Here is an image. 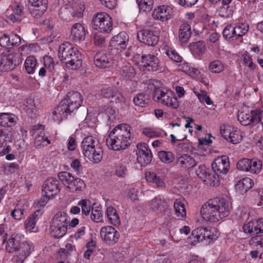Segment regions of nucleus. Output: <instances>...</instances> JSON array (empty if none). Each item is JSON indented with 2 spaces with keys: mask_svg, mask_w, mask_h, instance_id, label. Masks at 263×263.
Listing matches in <instances>:
<instances>
[{
  "mask_svg": "<svg viewBox=\"0 0 263 263\" xmlns=\"http://www.w3.org/2000/svg\"><path fill=\"white\" fill-rule=\"evenodd\" d=\"M230 204L224 198H215L209 200L202 206L200 213L206 221L216 222L229 215Z\"/></svg>",
  "mask_w": 263,
  "mask_h": 263,
  "instance_id": "nucleus-1",
  "label": "nucleus"
},
{
  "mask_svg": "<svg viewBox=\"0 0 263 263\" xmlns=\"http://www.w3.org/2000/svg\"><path fill=\"white\" fill-rule=\"evenodd\" d=\"M131 142L130 127L127 124H120L116 126L106 139L107 146L114 151L125 149Z\"/></svg>",
  "mask_w": 263,
  "mask_h": 263,
  "instance_id": "nucleus-2",
  "label": "nucleus"
},
{
  "mask_svg": "<svg viewBox=\"0 0 263 263\" xmlns=\"http://www.w3.org/2000/svg\"><path fill=\"white\" fill-rule=\"evenodd\" d=\"M58 57L69 69L76 70L82 66L80 52L69 42H65L59 46Z\"/></svg>",
  "mask_w": 263,
  "mask_h": 263,
  "instance_id": "nucleus-3",
  "label": "nucleus"
},
{
  "mask_svg": "<svg viewBox=\"0 0 263 263\" xmlns=\"http://www.w3.org/2000/svg\"><path fill=\"white\" fill-rule=\"evenodd\" d=\"M82 152L85 157L94 163H99L103 158V152L99 142L92 136L85 138L82 143Z\"/></svg>",
  "mask_w": 263,
  "mask_h": 263,
  "instance_id": "nucleus-4",
  "label": "nucleus"
},
{
  "mask_svg": "<svg viewBox=\"0 0 263 263\" xmlns=\"http://www.w3.org/2000/svg\"><path fill=\"white\" fill-rule=\"evenodd\" d=\"M68 217L64 212H59L53 216L50 226L52 235L56 238L63 237L66 233Z\"/></svg>",
  "mask_w": 263,
  "mask_h": 263,
  "instance_id": "nucleus-5",
  "label": "nucleus"
},
{
  "mask_svg": "<svg viewBox=\"0 0 263 263\" xmlns=\"http://www.w3.org/2000/svg\"><path fill=\"white\" fill-rule=\"evenodd\" d=\"M129 42V35L127 32L122 31L117 35L114 36L110 41V46L111 47L112 52L114 50L116 51L117 53H121V56L122 57H128L131 55V47L128 48V50L125 52L123 51L127 48Z\"/></svg>",
  "mask_w": 263,
  "mask_h": 263,
  "instance_id": "nucleus-6",
  "label": "nucleus"
},
{
  "mask_svg": "<svg viewBox=\"0 0 263 263\" xmlns=\"http://www.w3.org/2000/svg\"><path fill=\"white\" fill-rule=\"evenodd\" d=\"M153 97L155 101L167 107L176 109L179 106L175 94L169 89L157 88L154 92Z\"/></svg>",
  "mask_w": 263,
  "mask_h": 263,
  "instance_id": "nucleus-7",
  "label": "nucleus"
},
{
  "mask_svg": "<svg viewBox=\"0 0 263 263\" xmlns=\"http://www.w3.org/2000/svg\"><path fill=\"white\" fill-rule=\"evenodd\" d=\"M262 110L256 109L254 110H249L247 108L241 111H239L237 115L238 120L243 126H247L251 123L261 122L262 118L260 117Z\"/></svg>",
  "mask_w": 263,
  "mask_h": 263,
  "instance_id": "nucleus-8",
  "label": "nucleus"
},
{
  "mask_svg": "<svg viewBox=\"0 0 263 263\" xmlns=\"http://www.w3.org/2000/svg\"><path fill=\"white\" fill-rule=\"evenodd\" d=\"M100 234L102 240L109 246L116 243L120 237L119 233L112 226L101 228Z\"/></svg>",
  "mask_w": 263,
  "mask_h": 263,
  "instance_id": "nucleus-9",
  "label": "nucleus"
},
{
  "mask_svg": "<svg viewBox=\"0 0 263 263\" xmlns=\"http://www.w3.org/2000/svg\"><path fill=\"white\" fill-rule=\"evenodd\" d=\"M220 132L222 137L232 144L238 143L242 140L240 131L237 128L223 125L220 127Z\"/></svg>",
  "mask_w": 263,
  "mask_h": 263,
  "instance_id": "nucleus-10",
  "label": "nucleus"
},
{
  "mask_svg": "<svg viewBox=\"0 0 263 263\" xmlns=\"http://www.w3.org/2000/svg\"><path fill=\"white\" fill-rule=\"evenodd\" d=\"M20 61L16 54H0V70L11 71L20 64Z\"/></svg>",
  "mask_w": 263,
  "mask_h": 263,
  "instance_id": "nucleus-11",
  "label": "nucleus"
},
{
  "mask_svg": "<svg viewBox=\"0 0 263 263\" xmlns=\"http://www.w3.org/2000/svg\"><path fill=\"white\" fill-rule=\"evenodd\" d=\"M64 103L68 110L71 114L75 110L78 109L81 105L83 101L82 96L77 91L69 92L67 97L62 100Z\"/></svg>",
  "mask_w": 263,
  "mask_h": 263,
  "instance_id": "nucleus-12",
  "label": "nucleus"
},
{
  "mask_svg": "<svg viewBox=\"0 0 263 263\" xmlns=\"http://www.w3.org/2000/svg\"><path fill=\"white\" fill-rule=\"evenodd\" d=\"M212 167L213 172L217 176L226 175L230 169L229 158L226 156L218 157L212 163Z\"/></svg>",
  "mask_w": 263,
  "mask_h": 263,
  "instance_id": "nucleus-13",
  "label": "nucleus"
},
{
  "mask_svg": "<svg viewBox=\"0 0 263 263\" xmlns=\"http://www.w3.org/2000/svg\"><path fill=\"white\" fill-rule=\"evenodd\" d=\"M192 235L199 242L206 241L208 243L217 238L212 229L206 227H199L192 232Z\"/></svg>",
  "mask_w": 263,
  "mask_h": 263,
  "instance_id": "nucleus-14",
  "label": "nucleus"
},
{
  "mask_svg": "<svg viewBox=\"0 0 263 263\" xmlns=\"http://www.w3.org/2000/svg\"><path fill=\"white\" fill-rule=\"evenodd\" d=\"M60 191L59 181L54 178L47 179L43 185V195L47 199H50L57 195Z\"/></svg>",
  "mask_w": 263,
  "mask_h": 263,
  "instance_id": "nucleus-15",
  "label": "nucleus"
},
{
  "mask_svg": "<svg viewBox=\"0 0 263 263\" xmlns=\"http://www.w3.org/2000/svg\"><path fill=\"white\" fill-rule=\"evenodd\" d=\"M138 149L137 161L141 165L149 164L152 159V154L147 144L145 143H141L137 145Z\"/></svg>",
  "mask_w": 263,
  "mask_h": 263,
  "instance_id": "nucleus-16",
  "label": "nucleus"
},
{
  "mask_svg": "<svg viewBox=\"0 0 263 263\" xmlns=\"http://www.w3.org/2000/svg\"><path fill=\"white\" fill-rule=\"evenodd\" d=\"M137 37L140 42L148 46H155L159 41L158 33L148 29L139 31L137 33Z\"/></svg>",
  "mask_w": 263,
  "mask_h": 263,
  "instance_id": "nucleus-17",
  "label": "nucleus"
},
{
  "mask_svg": "<svg viewBox=\"0 0 263 263\" xmlns=\"http://www.w3.org/2000/svg\"><path fill=\"white\" fill-rule=\"evenodd\" d=\"M101 95L105 98L110 100L111 102L120 103L125 102V98L122 93L115 88L104 87L101 90Z\"/></svg>",
  "mask_w": 263,
  "mask_h": 263,
  "instance_id": "nucleus-18",
  "label": "nucleus"
},
{
  "mask_svg": "<svg viewBox=\"0 0 263 263\" xmlns=\"http://www.w3.org/2000/svg\"><path fill=\"white\" fill-rule=\"evenodd\" d=\"M142 63L143 67L149 71H156L160 67L159 59L154 54H145L141 57Z\"/></svg>",
  "mask_w": 263,
  "mask_h": 263,
  "instance_id": "nucleus-19",
  "label": "nucleus"
},
{
  "mask_svg": "<svg viewBox=\"0 0 263 263\" xmlns=\"http://www.w3.org/2000/svg\"><path fill=\"white\" fill-rule=\"evenodd\" d=\"M92 23L95 28L101 32H109L112 30L111 17H93Z\"/></svg>",
  "mask_w": 263,
  "mask_h": 263,
  "instance_id": "nucleus-20",
  "label": "nucleus"
},
{
  "mask_svg": "<svg viewBox=\"0 0 263 263\" xmlns=\"http://www.w3.org/2000/svg\"><path fill=\"white\" fill-rule=\"evenodd\" d=\"M31 5L30 11L32 15H42L47 10V0H29Z\"/></svg>",
  "mask_w": 263,
  "mask_h": 263,
  "instance_id": "nucleus-21",
  "label": "nucleus"
},
{
  "mask_svg": "<svg viewBox=\"0 0 263 263\" xmlns=\"http://www.w3.org/2000/svg\"><path fill=\"white\" fill-rule=\"evenodd\" d=\"M23 239V235L16 233H13L7 241L6 251L11 253L17 251Z\"/></svg>",
  "mask_w": 263,
  "mask_h": 263,
  "instance_id": "nucleus-22",
  "label": "nucleus"
},
{
  "mask_svg": "<svg viewBox=\"0 0 263 263\" xmlns=\"http://www.w3.org/2000/svg\"><path fill=\"white\" fill-rule=\"evenodd\" d=\"M95 65L100 68L109 67L112 65V59L109 54L103 51L97 52L94 56Z\"/></svg>",
  "mask_w": 263,
  "mask_h": 263,
  "instance_id": "nucleus-23",
  "label": "nucleus"
},
{
  "mask_svg": "<svg viewBox=\"0 0 263 263\" xmlns=\"http://www.w3.org/2000/svg\"><path fill=\"white\" fill-rule=\"evenodd\" d=\"M176 164L179 168L183 170H189L195 167L197 163L192 156L183 154L177 158Z\"/></svg>",
  "mask_w": 263,
  "mask_h": 263,
  "instance_id": "nucleus-24",
  "label": "nucleus"
},
{
  "mask_svg": "<svg viewBox=\"0 0 263 263\" xmlns=\"http://www.w3.org/2000/svg\"><path fill=\"white\" fill-rule=\"evenodd\" d=\"M86 31L84 27L80 23L74 24L71 30V37L73 41L80 43L85 39Z\"/></svg>",
  "mask_w": 263,
  "mask_h": 263,
  "instance_id": "nucleus-25",
  "label": "nucleus"
},
{
  "mask_svg": "<svg viewBox=\"0 0 263 263\" xmlns=\"http://www.w3.org/2000/svg\"><path fill=\"white\" fill-rule=\"evenodd\" d=\"M64 103L61 101L59 105L55 108L52 112V119L59 123L62 121L66 119L67 116L71 114L68 111L67 107L64 104Z\"/></svg>",
  "mask_w": 263,
  "mask_h": 263,
  "instance_id": "nucleus-26",
  "label": "nucleus"
},
{
  "mask_svg": "<svg viewBox=\"0 0 263 263\" xmlns=\"http://www.w3.org/2000/svg\"><path fill=\"white\" fill-rule=\"evenodd\" d=\"M28 208L27 201L25 200H20L14 209L11 211V215L15 220H21L24 217Z\"/></svg>",
  "mask_w": 263,
  "mask_h": 263,
  "instance_id": "nucleus-27",
  "label": "nucleus"
},
{
  "mask_svg": "<svg viewBox=\"0 0 263 263\" xmlns=\"http://www.w3.org/2000/svg\"><path fill=\"white\" fill-rule=\"evenodd\" d=\"M175 10L170 5H160L155 8L153 11V16H170L176 15Z\"/></svg>",
  "mask_w": 263,
  "mask_h": 263,
  "instance_id": "nucleus-28",
  "label": "nucleus"
},
{
  "mask_svg": "<svg viewBox=\"0 0 263 263\" xmlns=\"http://www.w3.org/2000/svg\"><path fill=\"white\" fill-rule=\"evenodd\" d=\"M32 246L27 241H23L17 251L19 256L16 260V263H23L25 259L30 255L32 251Z\"/></svg>",
  "mask_w": 263,
  "mask_h": 263,
  "instance_id": "nucleus-29",
  "label": "nucleus"
},
{
  "mask_svg": "<svg viewBox=\"0 0 263 263\" xmlns=\"http://www.w3.org/2000/svg\"><path fill=\"white\" fill-rule=\"evenodd\" d=\"M17 118L13 114L0 113V126L11 127L15 125Z\"/></svg>",
  "mask_w": 263,
  "mask_h": 263,
  "instance_id": "nucleus-30",
  "label": "nucleus"
},
{
  "mask_svg": "<svg viewBox=\"0 0 263 263\" xmlns=\"http://www.w3.org/2000/svg\"><path fill=\"white\" fill-rule=\"evenodd\" d=\"M41 215L40 210H36L33 214L30 215L24 222L25 228L30 232H36V230H34L36 223V221Z\"/></svg>",
  "mask_w": 263,
  "mask_h": 263,
  "instance_id": "nucleus-31",
  "label": "nucleus"
},
{
  "mask_svg": "<svg viewBox=\"0 0 263 263\" xmlns=\"http://www.w3.org/2000/svg\"><path fill=\"white\" fill-rule=\"evenodd\" d=\"M174 209L175 214L179 219H183L186 217V210L182 198H178L175 200Z\"/></svg>",
  "mask_w": 263,
  "mask_h": 263,
  "instance_id": "nucleus-32",
  "label": "nucleus"
},
{
  "mask_svg": "<svg viewBox=\"0 0 263 263\" xmlns=\"http://www.w3.org/2000/svg\"><path fill=\"white\" fill-rule=\"evenodd\" d=\"M191 28L187 24H182L179 29V39L181 43H186L191 36Z\"/></svg>",
  "mask_w": 263,
  "mask_h": 263,
  "instance_id": "nucleus-33",
  "label": "nucleus"
},
{
  "mask_svg": "<svg viewBox=\"0 0 263 263\" xmlns=\"http://www.w3.org/2000/svg\"><path fill=\"white\" fill-rule=\"evenodd\" d=\"M145 178L147 181L153 183L157 187H164L165 185L164 179L154 172H146L145 173Z\"/></svg>",
  "mask_w": 263,
  "mask_h": 263,
  "instance_id": "nucleus-34",
  "label": "nucleus"
},
{
  "mask_svg": "<svg viewBox=\"0 0 263 263\" xmlns=\"http://www.w3.org/2000/svg\"><path fill=\"white\" fill-rule=\"evenodd\" d=\"M85 8L83 4L81 3H74L71 8H65V11H69L71 15L73 16H82L86 15L87 12L85 10Z\"/></svg>",
  "mask_w": 263,
  "mask_h": 263,
  "instance_id": "nucleus-35",
  "label": "nucleus"
},
{
  "mask_svg": "<svg viewBox=\"0 0 263 263\" xmlns=\"http://www.w3.org/2000/svg\"><path fill=\"white\" fill-rule=\"evenodd\" d=\"M106 215L110 223L115 226L120 224V219L116 209L112 206L108 207L106 210Z\"/></svg>",
  "mask_w": 263,
  "mask_h": 263,
  "instance_id": "nucleus-36",
  "label": "nucleus"
},
{
  "mask_svg": "<svg viewBox=\"0 0 263 263\" xmlns=\"http://www.w3.org/2000/svg\"><path fill=\"white\" fill-rule=\"evenodd\" d=\"M23 14L24 6L17 2H14L7 10V15L10 16H20Z\"/></svg>",
  "mask_w": 263,
  "mask_h": 263,
  "instance_id": "nucleus-37",
  "label": "nucleus"
},
{
  "mask_svg": "<svg viewBox=\"0 0 263 263\" xmlns=\"http://www.w3.org/2000/svg\"><path fill=\"white\" fill-rule=\"evenodd\" d=\"M139 11L142 14H146L152 9L153 0H137Z\"/></svg>",
  "mask_w": 263,
  "mask_h": 263,
  "instance_id": "nucleus-38",
  "label": "nucleus"
},
{
  "mask_svg": "<svg viewBox=\"0 0 263 263\" xmlns=\"http://www.w3.org/2000/svg\"><path fill=\"white\" fill-rule=\"evenodd\" d=\"M252 180L250 178H245L239 180L236 184V188L241 192H246L252 187Z\"/></svg>",
  "mask_w": 263,
  "mask_h": 263,
  "instance_id": "nucleus-39",
  "label": "nucleus"
},
{
  "mask_svg": "<svg viewBox=\"0 0 263 263\" xmlns=\"http://www.w3.org/2000/svg\"><path fill=\"white\" fill-rule=\"evenodd\" d=\"M58 178L62 183L67 186L69 189V186L72 184V181H74V177L71 174L67 172H61L58 174Z\"/></svg>",
  "mask_w": 263,
  "mask_h": 263,
  "instance_id": "nucleus-40",
  "label": "nucleus"
},
{
  "mask_svg": "<svg viewBox=\"0 0 263 263\" xmlns=\"http://www.w3.org/2000/svg\"><path fill=\"white\" fill-rule=\"evenodd\" d=\"M50 143V140L47 137H45V134L41 131V134L35 135L34 145L37 148H42Z\"/></svg>",
  "mask_w": 263,
  "mask_h": 263,
  "instance_id": "nucleus-41",
  "label": "nucleus"
},
{
  "mask_svg": "<svg viewBox=\"0 0 263 263\" xmlns=\"http://www.w3.org/2000/svg\"><path fill=\"white\" fill-rule=\"evenodd\" d=\"M36 60L34 57L29 56L27 58L24 65L28 73H34L36 69Z\"/></svg>",
  "mask_w": 263,
  "mask_h": 263,
  "instance_id": "nucleus-42",
  "label": "nucleus"
},
{
  "mask_svg": "<svg viewBox=\"0 0 263 263\" xmlns=\"http://www.w3.org/2000/svg\"><path fill=\"white\" fill-rule=\"evenodd\" d=\"M134 104L138 106L144 107L148 105V96L143 93H139L133 99Z\"/></svg>",
  "mask_w": 263,
  "mask_h": 263,
  "instance_id": "nucleus-43",
  "label": "nucleus"
},
{
  "mask_svg": "<svg viewBox=\"0 0 263 263\" xmlns=\"http://www.w3.org/2000/svg\"><path fill=\"white\" fill-rule=\"evenodd\" d=\"M190 47L193 52L197 54H203L206 49L204 42L201 41L192 43Z\"/></svg>",
  "mask_w": 263,
  "mask_h": 263,
  "instance_id": "nucleus-44",
  "label": "nucleus"
},
{
  "mask_svg": "<svg viewBox=\"0 0 263 263\" xmlns=\"http://www.w3.org/2000/svg\"><path fill=\"white\" fill-rule=\"evenodd\" d=\"M203 174V176H205V178H201L203 181L207 184H212L213 185L215 184V181L217 178L215 177L214 172H213L211 169L208 168Z\"/></svg>",
  "mask_w": 263,
  "mask_h": 263,
  "instance_id": "nucleus-45",
  "label": "nucleus"
},
{
  "mask_svg": "<svg viewBox=\"0 0 263 263\" xmlns=\"http://www.w3.org/2000/svg\"><path fill=\"white\" fill-rule=\"evenodd\" d=\"M120 73L125 78H130L134 76L135 72L134 67L127 63L122 67Z\"/></svg>",
  "mask_w": 263,
  "mask_h": 263,
  "instance_id": "nucleus-46",
  "label": "nucleus"
},
{
  "mask_svg": "<svg viewBox=\"0 0 263 263\" xmlns=\"http://www.w3.org/2000/svg\"><path fill=\"white\" fill-rule=\"evenodd\" d=\"M90 218L92 221L96 222L102 221L103 213L101 208L99 207L92 208Z\"/></svg>",
  "mask_w": 263,
  "mask_h": 263,
  "instance_id": "nucleus-47",
  "label": "nucleus"
},
{
  "mask_svg": "<svg viewBox=\"0 0 263 263\" xmlns=\"http://www.w3.org/2000/svg\"><path fill=\"white\" fill-rule=\"evenodd\" d=\"M158 156L161 161L166 163H170L174 160V155L171 152L160 151Z\"/></svg>",
  "mask_w": 263,
  "mask_h": 263,
  "instance_id": "nucleus-48",
  "label": "nucleus"
},
{
  "mask_svg": "<svg viewBox=\"0 0 263 263\" xmlns=\"http://www.w3.org/2000/svg\"><path fill=\"white\" fill-rule=\"evenodd\" d=\"M249 25L246 23H239L234 27L235 36L240 37L248 31Z\"/></svg>",
  "mask_w": 263,
  "mask_h": 263,
  "instance_id": "nucleus-49",
  "label": "nucleus"
},
{
  "mask_svg": "<svg viewBox=\"0 0 263 263\" xmlns=\"http://www.w3.org/2000/svg\"><path fill=\"white\" fill-rule=\"evenodd\" d=\"M85 184L83 180L78 178H74V181L69 186V189L72 191H80L85 189Z\"/></svg>",
  "mask_w": 263,
  "mask_h": 263,
  "instance_id": "nucleus-50",
  "label": "nucleus"
},
{
  "mask_svg": "<svg viewBox=\"0 0 263 263\" xmlns=\"http://www.w3.org/2000/svg\"><path fill=\"white\" fill-rule=\"evenodd\" d=\"M81 208L82 213L85 215H88L91 210V202L88 199H81L78 203Z\"/></svg>",
  "mask_w": 263,
  "mask_h": 263,
  "instance_id": "nucleus-51",
  "label": "nucleus"
},
{
  "mask_svg": "<svg viewBox=\"0 0 263 263\" xmlns=\"http://www.w3.org/2000/svg\"><path fill=\"white\" fill-rule=\"evenodd\" d=\"M251 166L249 172L254 174H258L262 167V162L258 159H251Z\"/></svg>",
  "mask_w": 263,
  "mask_h": 263,
  "instance_id": "nucleus-52",
  "label": "nucleus"
},
{
  "mask_svg": "<svg viewBox=\"0 0 263 263\" xmlns=\"http://www.w3.org/2000/svg\"><path fill=\"white\" fill-rule=\"evenodd\" d=\"M194 92L200 102H205L208 105H211L213 103L210 97L207 95L206 91L200 90L199 92L194 89Z\"/></svg>",
  "mask_w": 263,
  "mask_h": 263,
  "instance_id": "nucleus-53",
  "label": "nucleus"
},
{
  "mask_svg": "<svg viewBox=\"0 0 263 263\" xmlns=\"http://www.w3.org/2000/svg\"><path fill=\"white\" fill-rule=\"evenodd\" d=\"M223 65L218 61H214L210 63L209 66V70L213 73H220L223 70Z\"/></svg>",
  "mask_w": 263,
  "mask_h": 263,
  "instance_id": "nucleus-54",
  "label": "nucleus"
},
{
  "mask_svg": "<svg viewBox=\"0 0 263 263\" xmlns=\"http://www.w3.org/2000/svg\"><path fill=\"white\" fill-rule=\"evenodd\" d=\"M251 166V159H242L240 160L237 163V168L241 171L248 172Z\"/></svg>",
  "mask_w": 263,
  "mask_h": 263,
  "instance_id": "nucleus-55",
  "label": "nucleus"
},
{
  "mask_svg": "<svg viewBox=\"0 0 263 263\" xmlns=\"http://www.w3.org/2000/svg\"><path fill=\"white\" fill-rule=\"evenodd\" d=\"M127 174L126 165L125 163H120L117 164L116 167V174L119 177L123 178L125 177Z\"/></svg>",
  "mask_w": 263,
  "mask_h": 263,
  "instance_id": "nucleus-56",
  "label": "nucleus"
},
{
  "mask_svg": "<svg viewBox=\"0 0 263 263\" xmlns=\"http://www.w3.org/2000/svg\"><path fill=\"white\" fill-rule=\"evenodd\" d=\"M164 201L160 197H156L151 202V208L154 211L160 210L163 206Z\"/></svg>",
  "mask_w": 263,
  "mask_h": 263,
  "instance_id": "nucleus-57",
  "label": "nucleus"
},
{
  "mask_svg": "<svg viewBox=\"0 0 263 263\" xmlns=\"http://www.w3.org/2000/svg\"><path fill=\"white\" fill-rule=\"evenodd\" d=\"M106 41L105 36L99 32L93 34V42L96 46H102Z\"/></svg>",
  "mask_w": 263,
  "mask_h": 263,
  "instance_id": "nucleus-58",
  "label": "nucleus"
},
{
  "mask_svg": "<svg viewBox=\"0 0 263 263\" xmlns=\"http://www.w3.org/2000/svg\"><path fill=\"white\" fill-rule=\"evenodd\" d=\"M234 27L231 25H228L223 30V36L226 39H231L235 36Z\"/></svg>",
  "mask_w": 263,
  "mask_h": 263,
  "instance_id": "nucleus-59",
  "label": "nucleus"
},
{
  "mask_svg": "<svg viewBox=\"0 0 263 263\" xmlns=\"http://www.w3.org/2000/svg\"><path fill=\"white\" fill-rule=\"evenodd\" d=\"M166 55L169 57L170 59L176 62H181L182 61V58L180 55L174 50L171 49L167 50L166 51Z\"/></svg>",
  "mask_w": 263,
  "mask_h": 263,
  "instance_id": "nucleus-60",
  "label": "nucleus"
},
{
  "mask_svg": "<svg viewBox=\"0 0 263 263\" xmlns=\"http://www.w3.org/2000/svg\"><path fill=\"white\" fill-rule=\"evenodd\" d=\"M70 166L77 174L82 173V166L79 160L76 159L72 161Z\"/></svg>",
  "mask_w": 263,
  "mask_h": 263,
  "instance_id": "nucleus-61",
  "label": "nucleus"
},
{
  "mask_svg": "<svg viewBox=\"0 0 263 263\" xmlns=\"http://www.w3.org/2000/svg\"><path fill=\"white\" fill-rule=\"evenodd\" d=\"M44 67L49 71H52L54 68V63L52 58L46 56L44 58Z\"/></svg>",
  "mask_w": 263,
  "mask_h": 263,
  "instance_id": "nucleus-62",
  "label": "nucleus"
},
{
  "mask_svg": "<svg viewBox=\"0 0 263 263\" xmlns=\"http://www.w3.org/2000/svg\"><path fill=\"white\" fill-rule=\"evenodd\" d=\"M10 36L8 33H4L0 37V45L2 47L9 48Z\"/></svg>",
  "mask_w": 263,
  "mask_h": 263,
  "instance_id": "nucleus-63",
  "label": "nucleus"
},
{
  "mask_svg": "<svg viewBox=\"0 0 263 263\" xmlns=\"http://www.w3.org/2000/svg\"><path fill=\"white\" fill-rule=\"evenodd\" d=\"M255 222L251 221L243 226V230L245 233H255Z\"/></svg>",
  "mask_w": 263,
  "mask_h": 263,
  "instance_id": "nucleus-64",
  "label": "nucleus"
}]
</instances>
